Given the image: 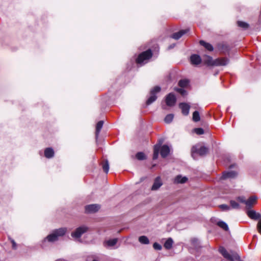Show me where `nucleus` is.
<instances>
[{
    "label": "nucleus",
    "instance_id": "1",
    "mask_svg": "<svg viewBox=\"0 0 261 261\" xmlns=\"http://www.w3.org/2000/svg\"><path fill=\"white\" fill-rule=\"evenodd\" d=\"M208 148L205 146L196 144L191 148V155L195 159L196 154H198L200 156H204L208 153Z\"/></svg>",
    "mask_w": 261,
    "mask_h": 261
},
{
    "label": "nucleus",
    "instance_id": "2",
    "mask_svg": "<svg viewBox=\"0 0 261 261\" xmlns=\"http://www.w3.org/2000/svg\"><path fill=\"white\" fill-rule=\"evenodd\" d=\"M219 252L226 259L230 260V261L238 260L240 259V257L236 253H233L232 254H229L227 250L223 247L219 248Z\"/></svg>",
    "mask_w": 261,
    "mask_h": 261
},
{
    "label": "nucleus",
    "instance_id": "3",
    "mask_svg": "<svg viewBox=\"0 0 261 261\" xmlns=\"http://www.w3.org/2000/svg\"><path fill=\"white\" fill-rule=\"evenodd\" d=\"M219 252L226 259L230 260V261L238 260L240 259V257L236 253H233L232 254H229L227 250L223 247L219 248Z\"/></svg>",
    "mask_w": 261,
    "mask_h": 261
},
{
    "label": "nucleus",
    "instance_id": "4",
    "mask_svg": "<svg viewBox=\"0 0 261 261\" xmlns=\"http://www.w3.org/2000/svg\"><path fill=\"white\" fill-rule=\"evenodd\" d=\"M151 57V51L150 49H148L139 55L136 60V62L140 64H144V63H146L145 61L146 60L149 59Z\"/></svg>",
    "mask_w": 261,
    "mask_h": 261
},
{
    "label": "nucleus",
    "instance_id": "5",
    "mask_svg": "<svg viewBox=\"0 0 261 261\" xmlns=\"http://www.w3.org/2000/svg\"><path fill=\"white\" fill-rule=\"evenodd\" d=\"M88 227L85 225L80 226L71 232V236L74 239H80L82 234L88 230Z\"/></svg>",
    "mask_w": 261,
    "mask_h": 261
},
{
    "label": "nucleus",
    "instance_id": "6",
    "mask_svg": "<svg viewBox=\"0 0 261 261\" xmlns=\"http://www.w3.org/2000/svg\"><path fill=\"white\" fill-rule=\"evenodd\" d=\"M228 60L226 58H218L213 61L212 58L210 57H208L206 63L208 65H216V66H224L227 64Z\"/></svg>",
    "mask_w": 261,
    "mask_h": 261
},
{
    "label": "nucleus",
    "instance_id": "7",
    "mask_svg": "<svg viewBox=\"0 0 261 261\" xmlns=\"http://www.w3.org/2000/svg\"><path fill=\"white\" fill-rule=\"evenodd\" d=\"M176 98L175 95L172 93H169L166 98V103L167 106L172 107L173 106L176 102Z\"/></svg>",
    "mask_w": 261,
    "mask_h": 261
},
{
    "label": "nucleus",
    "instance_id": "8",
    "mask_svg": "<svg viewBox=\"0 0 261 261\" xmlns=\"http://www.w3.org/2000/svg\"><path fill=\"white\" fill-rule=\"evenodd\" d=\"M100 208V206L98 204H90L86 206L85 211L87 213H93L97 212Z\"/></svg>",
    "mask_w": 261,
    "mask_h": 261
},
{
    "label": "nucleus",
    "instance_id": "9",
    "mask_svg": "<svg viewBox=\"0 0 261 261\" xmlns=\"http://www.w3.org/2000/svg\"><path fill=\"white\" fill-rule=\"evenodd\" d=\"M163 185L162 181L160 176H158L154 179L153 184L151 187L152 191H156L158 190Z\"/></svg>",
    "mask_w": 261,
    "mask_h": 261
},
{
    "label": "nucleus",
    "instance_id": "10",
    "mask_svg": "<svg viewBox=\"0 0 261 261\" xmlns=\"http://www.w3.org/2000/svg\"><path fill=\"white\" fill-rule=\"evenodd\" d=\"M179 107L181 110L183 115L187 116L189 114L190 106L186 103H180L179 104Z\"/></svg>",
    "mask_w": 261,
    "mask_h": 261
},
{
    "label": "nucleus",
    "instance_id": "11",
    "mask_svg": "<svg viewBox=\"0 0 261 261\" xmlns=\"http://www.w3.org/2000/svg\"><path fill=\"white\" fill-rule=\"evenodd\" d=\"M188 179L186 176L178 175L174 178L173 183L175 184H185L188 181Z\"/></svg>",
    "mask_w": 261,
    "mask_h": 261
},
{
    "label": "nucleus",
    "instance_id": "12",
    "mask_svg": "<svg viewBox=\"0 0 261 261\" xmlns=\"http://www.w3.org/2000/svg\"><path fill=\"white\" fill-rule=\"evenodd\" d=\"M257 197L251 196L247 200H246L245 204L246 207L250 208L256 203Z\"/></svg>",
    "mask_w": 261,
    "mask_h": 261
},
{
    "label": "nucleus",
    "instance_id": "13",
    "mask_svg": "<svg viewBox=\"0 0 261 261\" xmlns=\"http://www.w3.org/2000/svg\"><path fill=\"white\" fill-rule=\"evenodd\" d=\"M237 175V173L233 171H230L228 172H225L223 173L221 178L223 179H226L227 178H232L235 177Z\"/></svg>",
    "mask_w": 261,
    "mask_h": 261
},
{
    "label": "nucleus",
    "instance_id": "14",
    "mask_svg": "<svg viewBox=\"0 0 261 261\" xmlns=\"http://www.w3.org/2000/svg\"><path fill=\"white\" fill-rule=\"evenodd\" d=\"M170 152V148L167 145H163L161 148V155L162 158H166Z\"/></svg>",
    "mask_w": 261,
    "mask_h": 261
},
{
    "label": "nucleus",
    "instance_id": "15",
    "mask_svg": "<svg viewBox=\"0 0 261 261\" xmlns=\"http://www.w3.org/2000/svg\"><path fill=\"white\" fill-rule=\"evenodd\" d=\"M247 215L251 219L257 220L259 219L261 215L259 213H257L253 210H249L247 211Z\"/></svg>",
    "mask_w": 261,
    "mask_h": 261
},
{
    "label": "nucleus",
    "instance_id": "16",
    "mask_svg": "<svg viewBox=\"0 0 261 261\" xmlns=\"http://www.w3.org/2000/svg\"><path fill=\"white\" fill-rule=\"evenodd\" d=\"M53 232L56 235V236L59 238L60 237H62L67 232V228L65 227H62L59 229H55L53 231Z\"/></svg>",
    "mask_w": 261,
    "mask_h": 261
},
{
    "label": "nucleus",
    "instance_id": "17",
    "mask_svg": "<svg viewBox=\"0 0 261 261\" xmlns=\"http://www.w3.org/2000/svg\"><path fill=\"white\" fill-rule=\"evenodd\" d=\"M190 60L191 63L194 65H198L200 64L201 61L200 57L197 55H192Z\"/></svg>",
    "mask_w": 261,
    "mask_h": 261
},
{
    "label": "nucleus",
    "instance_id": "18",
    "mask_svg": "<svg viewBox=\"0 0 261 261\" xmlns=\"http://www.w3.org/2000/svg\"><path fill=\"white\" fill-rule=\"evenodd\" d=\"M188 31V30H181L178 32L173 34L171 37L174 39L177 40L179 39L182 35L186 34Z\"/></svg>",
    "mask_w": 261,
    "mask_h": 261
},
{
    "label": "nucleus",
    "instance_id": "19",
    "mask_svg": "<svg viewBox=\"0 0 261 261\" xmlns=\"http://www.w3.org/2000/svg\"><path fill=\"white\" fill-rule=\"evenodd\" d=\"M58 240V238L56 235L52 232V233L48 235L44 239V241H47L49 242H54Z\"/></svg>",
    "mask_w": 261,
    "mask_h": 261
},
{
    "label": "nucleus",
    "instance_id": "20",
    "mask_svg": "<svg viewBox=\"0 0 261 261\" xmlns=\"http://www.w3.org/2000/svg\"><path fill=\"white\" fill-rule=\"evenodd\" d=\"M118 242L117 239H113L106 241L104 243V246L106 247H112L116 244Z\"/></svg>",
    "mask_w": 261,
    "mask_h": 261
},
{
    "label": "nucleus",
    "instance_id": "21",
    "mask_svg": "<svg viewBox=\"0 0 261 261\" xmlns=\"http://www.w3.org/2000/svg\"><path fill=\"white\" fill-rule=\"evenodd\" d=\"M44 155L47 158H51L54 155V151L51 148H47L44 150Z\"/></svg>",
    "mask_w": 261,
    "mask_h": 261
},
{
    "label": "nucleus",
    "instance_id": "22",
    "mask_svg": "<svg viewBox=\"0 0 261 261\" xmlns=\"http://www.w3.org/2000/svg\"><path fill=\"white\" fill-rule=\"evenodd\" d=\"M200 44L203 46L206 49L209 51H213L214 49L213 46L211 44L205 42L203 40L200 41Z\"/></svg>",
    "mask_w": 261,
    "mask_h": 261
},
{
    "label": "nucleus",
    "instance_id": "23",
    "mask_svg": "<svg viewBox=\"0 0 261 261\" xmlns=\"http://www.w3.org/2000/svg\"><path fill=\"white\" fill-rule=\"evenodd\" d=\"M173 243V241L171 238H168L164 243V247L167 249H170Z\"/></svg>",
    "mask_w": 261,
    "mask_h": 261
},
{
    "label": "nucleus",
    "instance_id": "24",
    "mask_svg": "<svg viewBox=\"0 0 261 261\" xmlns=\"http://www.w3.org/2000/svg\"><path fill=\"white\" fill-rule=\"evenodd\" d=\"M138 241L142 244H149V240L148 238L145 236H140L138 239Z\"/></svg>",
    "mask_w": 261,
    "mask_h": 261
},
{
    "label": "nucleus",
    "instance_id": "25",
    "mask_svg": "<svg viewBox=\"0 0 261 261\" xmlns=\"http://www.w3.org/2000/svg\"><path fill=\"white\" fill-rule=\"evenodd\" d=\"M103 124V121H99L97 123L96 126V138L98 137V135L99 132H100L101 128L102 127Z\"/></svg>",
    "mask_w": 261,
    "mask_h": 261
},
{
    "label": "nucleus",
    "instance_id": "26",
    "mask_svg": "<svg viewBox=\"0 0 261 261\" xmlns=\"http://www.w3.org/2000/svg\"><path fill=\"white\" fill-rule=\"evenodd\" d=\"M160 146L158 145H155L154 146L153 148V159L156 160L159 155V152L160 150Z\"/></svg>",
    "mask_w": 261,
    "mask_h": 261
},
{
    "label": "nucleus",
    "instance_id": "27",
    "mask_svg": "<svg viewBox=\"0 0 261 261\" xmlns=\"http://www.w3.org/2000/svg\"><path fill=\"white\" fill-rule=\"evenodd\" d=\"M102 168L106 173H108L109 170V164L107 160L102 163Z\"/></svg>",
    "mask_w": 261,
    "mask_h": 261
},
{
    "label": "nucleus",
    "instance_id": "28",
    "mask_svg": "<svg viewBox=\"0 0 261 261\" xmlns=\"http://www.w3.org/2000/svg\"><path fill=\"white\" fill-rule=\"evenodd\" d=\"M217 225L220 227H221V228L223 229L224 230H225L226 231H227L229 229L227 224L225 222H224L222 221L218 222Z\"/></svg>",
    "mask_w": 261,
    "mask_h": 261
},
{
    "label": "nucleus",
    "instance_id": "29",
    "mask_svg": "<svg viewBox=\"0 0 261 261\" xmlns=\"http://www.w3.org/2000/svg\"><path fill=\"white\" fill-rule=\"evenodd\" d=\"M156 98L157 97L155 94H151V96L146 101V104L147 105H150L156 99Z\"/></svg>",
    "mask_w": 261,
    "mask_h": 261
},
{
    "label": "nucleus",
    "instance_id": "30",
    "mask_svg": "<svg viewBox=\"0 0 261 261\" xmlns=\"http://www.w3.org/2000/svg\"><path fill=\"white\" fill-rule=\"evenodd\" d=\"M200 120L199 113L198 111H195L193 113V120L195 122H198Z\"/></svg>",
    "mask_w": 261,
    "mask_h": 261
},
{
    "label": "nucleus",
    "instance_id": "31",
    "mask_svg": "<svg viewBox=\"0 0 261 261\" xmlns=\"http://www.w3.org/2000/svg\"><path fill=\"white\" fill-rule=\"evenodd\" d=\"M173 118H174L173 114H168L165 117V118L164 119V121L167 123H169L172 121Z\"/></svg>",
    "mask_w": 261,
    "mask_h": 261
},
{
    "label": "nucleus",
    "instance_id": "32",
    "mask_svg": "<svg viewBox=\"0 0 261 261\" xmlns=\"http://www.w3.org/2000/svg\"><path fill=\"white\" fill-rule=\"evenodd\" d=\"M188 80L186 79L180 80L178 82V85L180 87H186L188 86Z\"/></svg>",
    "mask_w": 261,
    "mask_h": 261
},
{
    "label": "nucleus",
    "instance_id": "33",
    "mask_svg": "<svg viewBox=\"0 0 261 261\" xmlns=\"http://www.w3.org/2000/svg\"><path fill=\"white\" fill-rule=\"evenodd\" d=\"M237 23L239 27L244 29H247L249 27V24L245 22L238 21Z\"/></svg>",
    "mask_w": 261,
    "mask_h": 261
},
{
    "label": "nucleus",
    "instance_id": "34",
    "mask_svg": "<svg viewBox=\"0 0 261 261\" xmlns=\"http://www.w3.org/2000/svg\"><path fill=\"white\" fill-rule=\"evenodd\" d=\"M136 158L139 160H143L146 159L145 154L142 152H138L136 155Z\"/></svg>",
    "mask_w": 261,
    "mask_h": 261
},
{
    "label": "nucleus",
    "instance_id": "35",
    "mask_svg": "<svg viewBox=\"0 0 261 261\" xmlns=\"http://www.w3.org/2000/svg\"><path fill=\"white\" fill-rule=\"evenodd\" d=\"M230 204L232 208H234V209L240 208V205H239V203L234 200H231L230 201Z\"/></svg>",
    "mask_w": 261,
    "mask_h": 261
},
{
    "label": "nucleus",
    "instance_id": "36",
    "mask_svg": "<svg viewBox=\"0 0 261 261\" xmlns=\"http://www.w3.org/2000/svg\"><path fill=\"white\" fill-rule=\"evenodd\" d=\"M175 91L181 94L182 96L187 94L186 91L182 88H176L174 89Z\"/></svg>",
    "mask_w": 261,
    "mask_h": 261
},
{
    "label": "nucleus",
    "instance_id": "37",
    "mask_svg": "<svg viewBox=\"0 0 261 261\" xmlns=\"http://www.w3.org/2000/svg\"><path fill=\"white\" fill-rule=\"evenodd\" d=\"M161 90V88L159 86H155L153 88V89L151 91V94H155L156 93L160 92Z\"/></svg>",
    "mask_w": 261,
    "mask_h": 261
},
{
    "label": "nucleus",
    "instance_id": "38",
    "mask_svg": "<svg viewBox=\"0 0 261 261\" xmlns=\"http://www.w3.org/2000/svg\"><path fill=\"white\" fill-rule=\"evenodd\" d=\"M153 247L155 250H161L162 249V246L158 243H154L153 244Z\"/></svg>",
    "mask_w": 261,
    "mask_h": 261
},
{
    "label": "nucleus",
    "instance_id": "39",
    "mask_svg": "<svg viewBox=\"0 0 261 261\" xmlns=\"http://www.w3.org/2000/svg\"><path fill=\"white\" fill-rule=\"evenodd\" d=\"M219 207L223 211H227L230 210V207L226 204H221Z\"/></svg>",
    "mask_w": 261,
    "mask_h": 261
},
{
    "label": "nucleus",
    "instance_id": "40",
    "mask_svg": "<svg viewBox=\"0 0 261 261\" xmlns=\"http://www.w3.org/2000/svg\"><path fill=\"white\" fill-rule=\"evenodd\" d=\"M195 132L198 135H202L204 133V130L201 128H197L195 129Z\"/></svg>",
    "mask_w": 261,
    "mask_h": 261
},
{
    "label": "nucleus",
    "instance_id": "41",
    "mask_svg": "<svg viewBox=\"0 0 261 261\" xmlns=\"http://www.w3.org/2000/svg\"><path fill=\"white\" fill-rule=\"evenodd\" d=\"M237 200L241 203H245L246 199L244 197H238Z\"/></svg>",
    "mask_w": 261,
    "mask_h": 261
},
{
    "label": "nucleus",
    "instance_id": "42",
    "mask_svg": "<svg viewBox=\"0 0 261 261\" xmlns=\"http://www.w3.org/2000/svg\"><path fill=\"white\" fill-rule=\"evenodd\" d=\"M10 241H11V242L12 244V248L13 249H16V247H17V244L16 243H15V242L14 241V240L12 239H10Z\"/></svg>",
    "mask_w": 261,
    "mask_h": 261
},
{
    "label": "nucleus",
    "instance_id": "43",
    "mask_svg": "<svg viewBox=\"0 0 261 261\" xmlns=\"http://www.w3.org/2000/svg\"><path fill=\"white\" fill-rule=\"evenodd\" d=\"M192 243L193 246H194L196 247L197 245L198 244V240L197 239H194L192 240Z\"/></svg>",
    "mask_w": 261,
    "mask_h": 261
},
{
    "label": "nucleus",
    "instance_id": "44",
    "mask_svg": "<svg viewBox=\"0 0 261 261\" xmlns=\"http://www.w3.org/2000/svg\"><path fill=\"white\" fill-rule=\"evenodd\" d=\"M175 46V44H172V45H171L170 46H169L168 48L169 49H171V48H172L174 47V46Z\"/></svg>",
    "mask_w": 261,
    "mask_h": 261
},
{
    "label": "nucleus",
    "instance_id": "45",
    "mask_svg": "<svg viewBox=\"0 0 261 261\" xmlns=\"http://www.w3.org/2000/svg\"><path fill=\"white\" fill-rule=\"evenodd\" d=\"M93 261H97V260L96 259H94Z\"/></svg>",
    "mask_w": 261,
    "mask_h": 261
}]
</instances>
